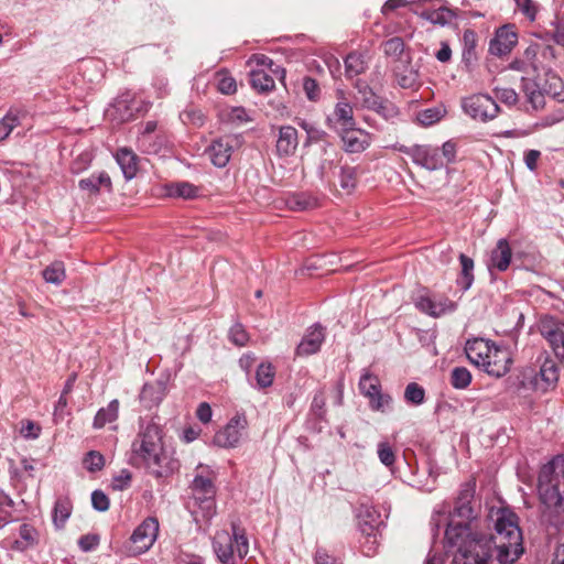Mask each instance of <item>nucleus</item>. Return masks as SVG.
<instances>
[{
	"label": "nucleus",
	"mask_w": 564,
	"mask_h": 564,
	"mask_svg": "<svg viewBox=\"0 0 564 564\" xmlns=\"http://www.w3.org/2000/svg\"><path fill=\"white\" fill-rule=\"evenodd\" d=\"M495 535L474 532L466 524L447 523L445 539L456 546L452 564H490L494 547L499 564H513L523 554V538L518 516L506 508L490 511Z\"/></svg>",
	"instance_id": "1"
},
{
	"label": "nucleus",
	"mask_w": 564,
	"mask_h": 564,
	"mask_svg": "<svg viewBox=\"0 0 564 564\" xmlns=\"http://www.w3.org/2000/svg\"><path fill=\"white\" fill-rule=\"evenodd\" d=\"M130 462L144 467L155 478L169 477L180 468L175 451L164 441L156 416L140 417L138 433L131 443Z\"/></svg>",
	"instance_id": "2"
},
{
	"label": "nucleus",
	"mask_w": 564,
	"mask_h": 564,
	"mask_svg": "<svg viewBox=\"0 0 564 564\" xmlns=\"http://www.w3.org/2000/svg\"><path fill=\"white\" fill-rule=\"evenodd\" d=\"M465 352L468 360L491 377L506 376L512 365V356L506 346H497L494 341L484 338L467 340Z\"/></svg>",
	"instance_id": "3"
},
{
	"label": "nucleus",
	"mask_w": 564,
	"mask_h": 564,
	"mask_svg": "<svg viewBox=\"0 0 564 564\" xmlns=\"http://www.w3.org/2000/svg\"><path fill=\"white\" fill-rule=\"evenodd\" d=\"M538 494L547 508L564 505V455H557L544 464L538 477Z\"/></svg>",
	"instance_id": "4"
},
{
	"label": "nucleus",
	"mask_w": 564,
	"mask_h": 564,
	"mask_svg": "<svg viewBox=\"0 0 564 564\" xmlns=\"http://www.w3.org/2000/svg\"><path fill=\"white\" fill-rule=\"evenodd\" d=\"M213 550L221 564H236L243 560L249 552V541L245 529L231 523V532L217 531L213 538Z\"/></svg>",
	"instance_id": "5"
},
{
	"label": "nucleus",
	"mask_w": 564,
	"mask_h": 564,
	"mask_svg": "<svg viewBox=\"0 0 564 564\" xmlns=\"http://www.w3.org/2000/svg\"><path fill=\"white\" fill-rule=\"evenodd\" d=\"M192 497L187 502V509L191 512L196 524L199 517L205 520L210 519L216 513V487L210 476L197 474L191 484Z\"/></svg>",
	"instance_id": "6"
},
{
	"label": "nucleus",
	"mask_w": 564,
	"mask_h": 564,
	"mask_svg": "<svg viewBox=\"0 0 564 564\" xmlns=\"http://www.w3.org/2000/svg\"><path fill=\"white\" fill-rule=\"evenodd\" d=\"M538 330L546 340L555 358L564 361V325L562 319L550 314L540 316Z\"/></svg>",
	"instance_id": "7"
},
{
	"label": "nucleus",
	"mask_w": 564,
	"mask_h": 564,
	"mask_svg": "<svg viewBox=\"0 0 564 564\" xmlns=\"http://www.w3.org/2000/svg\"><path fill=\"white\" fill-rule=\"evenodd\" d=\"M462 107L466 115L481 122L495 119L500 110L496 100L486 94H475L464 98Z\"/></svg>",
	"instance_id": "8"
},
{
	"label": "nucleus",
	"mask_w": 564,
	"mask_h": 564,
	"mask_svg": "<svg viewBox=\"0 0 564 564\" xmlns=\"http://www.w3.org/2000/svg\"><path fill=\"white\" fill-rule=\"evenodd\" d=\"M159 534V521L154 517L144 519L132 532L129 552L140 555L150 550Z\"/></svg>",
	"instance_id": "9"
},
{
	"label": "nucleus",
	"mask_w": 564,
	"mask_h": 564,
	"mask_svg": "<svg viewBox=\"0 0 564 564\" xmlns=\"http://www.w3.org/2000/svg\"><path fill=\"white\" fill-rule=\"evenodd\" d=\"M415 307L432 317H440L456 311L457 304L446 296H433L429 291L419 292L414 299Z\"/></svg>",
	"instance_id": "10"
},
{
	"label": "nucleus",
	"mask_w": 564,
	"mask_h": 564,
	"mask_svg": "<svg viewBox=\"0 0 564 564\" xmlns=\"http://www.w3.org/2000/svg\"><path fill=\"white\" fill-rule=\"evenodd\" d=\"M475 486L473 484H464L459 490L452 512V520L448 523L466 524L471 529V521L476 519V511L471 506L474 499Z\"/></svg>",
	"instance_id": "11"
},
{
	"label": "nucleus",
	"mask_w": 564,
	"mask_h": 564,
	"mask_svg": "<svg viewBox=\"0 0 564 564\" xmlns=\"http://www.w3.org/2000/svg\"><path fill=\"white\" fill-rule=\"evenodd\" d=\"M248 426V421L245 414H236L229 422L219 430L214 436V444L224 447H236Z\"/></svg>",
	"instance_id": "12"
},
{
	"label": "nucleus",
	"mask_w": 564,
	"mask_h": 564,
	"mask_svg": "<svg viewBox=\"0 0 564 564\" xmlns=\"http://www.w3.org/2000/svg\"><path fill=\"white\" fill-rule=\"evenodd\" d=\"M357 527L359 532L367 536H376L383 521L380 512L372 506L361 503L356 511Z\"/></svg>",
	"instance_id": "13"
},
{
	"label": "nucleus",
	"mask_w": 564,
	"mask_h": 564,
	"mask_svg": "<svg viewBox=\"0 0 564 564\" xmlns=\"http://www.w3.org/2000/svg\"><path fill=\"white\" fill-rule=\"evenodd\" d=\"M339 137L343 141V149L347 153H360L371 143L369 132L352 126L350 128H338Z\"/></svg>",
	"instance_id": "14"
},
{
	"label": "nucleus",
	"mask_w": 564,
	"mask_h": 564,
	"mask_svg": "<svg viewBox=\"0 0 564 564\" xmlns=\"http://www.w3.org/2000/svg\"><path fill=\"white\" fill-rule=\"evenodd\" d=\"M325 327L319 323L308 327L295 349L296 356L307 357L318 352L325 340Z\"/></svg>",
	"instance_id": "15"
},
{
	"label": "nucleus",
	"mask_w": 564,
	"mask_h": 564,
	"mask_svg": "<svg viewBox=\"0 0 564 564\" xmlns=\"http://www.w3.org/2000/svg\"><path fill=\"white\" fill-rule=\"evenodd\" d=\"M412 161L429 171H436L444 166L438 148L430 144H415Z\"/></svg>",
	"instance_id": "16"
},
{
	"label": "nucleus",
	"mask_w": 564,
	"mask_h": 564,
	"mask_svg": "<svg viewBox=\"0 0 564 564\" xmlns=\"http://www.w3.org/2000/svg\"><path fill=\"white\" fill-rule=\"evenodd\" d=\"M236 139L230 135H225L214 140L206 149L212 163L217 167H225L232 154Z\"/></svg>",
	"instance_id": "17"
},
{
	"label": "nucleus",
	"mask_w": 564,
	"mask_h": 564,
	"mask_svg": "<svg viewBox=\"0 0 564 564\" xmlns=\"http://www.w3.org/2000/svg\"><path fill=\"white\" fill-rule=\"evenodd\" d=\"M138 147L148 154L166 155L171 149V141L164 130H159L152 137H138Z\"/></svg>",
	"instance_id": "18"
},
{
	"label": "nucleus",
	"mask_w": 564,
	"mask_h": 564,
	"mask_svg": "<svg viewBox=\"0 0 564 564\" xmlns=\"http://www.w3.org/2000/svg\"><path fill=\"white\" fill-rule=\"evenodd\" d=\"M518 42L517 34L507 26L500 28L489 43V53L495 56L509 54Z\"/></svg>",
	"instance_id": "19"
},
{
	"label": "nucleus",
	"mask_w": 564,
	"mask_h": 564,
	"mask_svg": "<svg viewBox=\"0 0 564 564\" xmlns=\"http://www.w3.org/2000/svg\"><path fill=\"white\" fill-rule=\"evenodd\" d=\"M167 387L163 380H155L143 384L140 392V402L145 409L158 406L166 395Z\"/></svg>",
	"instance_id": "20"
},
{
	"label": "nucleus",
	"mask_w": 564,
	"mask_h": 564,
	"mask_svg": "<svg viewBox=\"0 0 564 564\" xmlns=\"http://www.w3.org/2000/svg\"><path fill=\"white\" fill-rule=\"evenodd\" d=\"M512 250L507 239L501 238L497 241L495 249L490 254L488 268L497 269L499 272L506 271L511 262Z\"/></svg>",
	"instance_id": "21"
},
{
	"label": "nucleus",
	"mask_w": 564,
	"mask_h": 564,
	"mask_svg": "<svg viewBox=\"0 0 564 564\" xmlns=\"http://www.w3.org/2000/svg\"><path fill=\"white\" fill-rule=\"evenodd\" d=\"M299 145L297 131L292 126H282L276 140V152L280 156L294 154Z\"/></svg>",
	"instance_id": "22"
},
{
	"label": "nucleus",
	"mask_w": 564,
	"mask_h": 564,
	"mask_svg": "<svg viewBox=\"0 0 564 564\" xmlns=\"http://www.w3.org/2000/svg\"><path fill=\"white\" fill-rule=\"evenodd\" d=\"M522 88L527 97V101L531 105L532 109L538 111L545 107V93L544 88L540 87L538 83L522 77Z\"/></svg>",
	"instance_id": "23"
},
{
	"label": "nucleus",
	"mask_w": 564,
	"mask_h": 564,
	"mask_svg": "<svg viewBox=\"0 0 564 564\" xmlns=\"http://www.w3.org/2000/svg\"><path fill=\"white\" fill-rule=\"evenodd\" d=\"M116 161L126 180H132L137 175L139 159L133 151L127 148L119 149L116 153Z\"/></svg>",
	"instance_id": "24"
},
{
	"label": "nucleus",
	"mask_w": 564,
	"mask_h": 564,
	"mask_svg": "<svg viewBox=\"0 0 564 564\" xmlns=\"http://www.w3.org/2000/svg\"><path fill=\"white\" fill-rule=\"evenodd\" d=\"M78 186L82 191H86L91 195H97L101 187L111 189V180L108 173L100 172L98 174H91L86 178H82L78 182Z\"/></svg>",
	"instance_id": "25"
},
{
	"label": "nucleus",
	"mask_w": 564,
	"mask_h": 564,
	"mask_svg": "<svg viewBox=\"0 0 564 564\" xmlns=\"http://www.w3.org/2000/svg\"><path fill=\"white\" fill-rule=\"evenodd\" d=\"M119 401L113 399L107 404V406L100 408L94 417L93 427L100 430L106 424L115 423L119 416Z\"/></svg>",
	"instance_id": "26"
},
{
	"label": "nucleus",
	"mask_w": 564,
	"mask_h": 564,
	"mask_svg": "<svg viewBox=\"0 0 564 564\" xmlns=\"http://www.w3.org/2000/svg\"><path fill=\"white\" fill-rule=\"evenodd\" d=\"M327 120L329 123L334 121L337 130L356 126L352 107L347 101H338L334 109V119L328 118Z\"/></svg>",
	"instance_id": "27"
},
{
	"label": "nucleus",
	"mask_w": 564,
	"mask_h": 564,
	"mask_svg": "<svg viewBox=\"0 0 564 564\" xmlns=\"http://www.w3.org/2000/svg\"><path fill=\"white\" fill-rule=\"evenodd\" d=\"M463 43V53L462 58L463 63L467 68H470L475 62L477 61V34L471 29H466L463 33L462 37Z\"/></svg>",
	"instance_id": "28"
},
{
	"label": "nucleus",
	"mask_w": 564,
	"mask_h": 564,
	"mask_svg": "<svg viewBox=\"0 0 564 564\" xmlns=\"http://www.w3.org/2000/svg\"><path fill=\"white\" fill-rule=\"evenodd\" d=\"M345 75L347 78H354L366 72L368 62L366 55L359 52L349 53L345 59Z\"/></svg>",
	"instance_id": "29"
},
{
	"label": "nucleus",
	"mask_w": 564,
	"mask_h": 564,
	"mask_svg": "<svg viewBox=\"0 0 564 564\" xmlns=\"http://www.w3.org/2000/svg\"><path fill=\"white\" fill-rule=\"evenodd\" d=\"M73 511V503L72 500L64 496L56 499L53 513H52V520L54 525L57 529H63L66 521L69 519Z\"/></svg>",
	"instance_id": "30"
},
{
	"label": "nucleus",
	"mask_w": 564,
	"mask_h": 564,
	"mask_svg": "<svg viewBox=\"0 0 564 564\" xmlns=\"http://www.w3.org/2000/svg\"><path fill=\"white\" fill-rule=\"evenodd\" d=\"M250 84L258 93H269L275 87L274 78L263 68L250 72Z\"/></svg>",
	"instance_id": "31"
},
{
	"label": "nucleus",
	"mask_w": 564,
	"mask_h": 564,
	"mask_svg": "<svg viewBox=\"0 0 564 564\" xmlns=\"http://www.w3.org/2000/svg\"><path fill=\"white\" fill-rule=\"evenodd\" d=\"M539 375L542 381L545 383L544 390L555 387L560 377V369L557 364L550 357H546L540 368Z\"/></svg>",
	"instance_id": "32"
},
{
	"label": "nucleus",
	"mask_w": 564,
	"mask_h": 564,
	"mask_svg": "<svg viewBox=\"0 0 564 564\" xmlns=\"http://www.w3.org/2000/svg\"><path fill=\"white\" fill-rule=\"evenodd\" d=\"M459 262L462 265V272L457 279V284L465 292L474 282V260L466 254L460 253Z\"/></svg>",
	"instance_id": "33"
},
{
	"label": "nucleus",
	"mask_w": 564,
	"mask_h": 564,
	"mask_svg": "<svg viewBox=\"0 0 564 564\" xmlns=\"http://www.w3.org/2000/svg\"><path fill=\"white\" fill-rule=\"evenodd\" d=\"M359 390L367 399L372 398L379 390H381V382L376 375L365 370L359 380Z\"/></svg>",
	"instance_id": "34"
},
{
	"label": "nucleus",
	"mask_w": 564,
	"mask_h": 564,
	"mask_svg": "<svg viewBox=\"0 0 564 564\" xmlns=\"http://www.w3.org/2000/svg\"><path fill=\"white\" fill-rule=\"evenodd\" d=\"M355 88L357 89L362 107L366 109L373 108V106L377 105V101L381 98L372 90L367 82L362 79L356 80Z\"/></svg>",
	"instance_id": "35"
},
{
	"label": "nucleus",
	"mask_w": 564,
	"mask_h": 564,
	"mask_svg": "<svg viewBox=\"0 0 564 564\" xmlns=\"http://www.w3.org/2000/svg\"><path fill=\"white\" fill-rule=\"evenodd\" d=\"M422 18L433 24H440L444 26L449 24L455 19V13L447 8H438L435 10L423 11Z\"/></svg>",
	"instance_id": "36"
},
{
	"label": "nucleus",
	"mask_w": 564,
	"mask_h": 564,
	"mask_svg": "<svg viewBox=\"0 0 564 564\" xmlns=\"http://www.w3.org/2000/svg\"><path fill=\"white\" fill-rule=\"evenodd\" d=\"M14 506L12 498L0 489V529L14 520Z\"/></svg>",
	"instance_id": "37"
},
{
	"label": "nucleus",
	"mask_w": 564,
	"mask_h": 564,
	"mask_svg": "<svg viewBox=\"0 0 564 564\" xmlns=\"http://www.w3.org/2000/svg\"><path fill=\"white\" fill-rule=\"evenodd\" d=\"M167 193L172 197H182L185 199L195 198L198 194V188L188 182H178L171 184L167 187Z\"/></svg>",
	"instance_id": "38"
},
{
	"label": "nucleus",
	"mask_w": 564,
	"mask_h": 564,
	"mask_svg": "<svg viewBox=\"0 0 564 564\" xmlns=\"http://www.w3.org/2000/svg\"><path fill=\"white\" fill-rule=\"evenodd\" d=\"M358 169L356 166L343 165L339 172V185L343 189L350 193L358 183Z\"/></svg>",
	"instance_id": "39"
},
{
	"label": "nucleus",
	"mask_w": 564,
	"mask_h": 564,
	"mask_svg": "<svg viewBox=\"0 0 564 564\" xmlns=\"http://www.w3.org/2000/svg\"><path fill=\"white\" fill-rule=\"evenodd\" d=\"M377 455L382 465L392 470L395 464L397 454L388 441H381L377 445Z\"/></svg>",
	"instance_id": "40"
},
{
	"label": "nucleus",
	"mask_w": 564,
	"mask_h": 564,
	"mask_svg": "<svg viewBox=\"0 0 564 564\" xmlns=\"http://www.w3.org/2000/svg\"><path fill=\"white\" fill-rule=\"evenodd\" d=\"M43 279L47 283L59 285L65 279V267L62 261H54L43 270Z\"/></svg>",
	"instance_id": "41"
},
{
	"label": "nucleus",
	"mask_w": 564,
	"mask_h": 564,
	"mask_svg": "<svg viewBox=\"0 0 564 564\" xmlns=\"http://www.w3.org/2000/svg\"><path fill=\"white\" fill-rule=\"evenodd\" d=\"M544 93L557 101H564V85L560 77L556 75H547L543 86Z\"/></svg>",
	"instance_id": "42"
},
{
	"label": "nucleus",
	"mask_w": 564,
	"mask_h": 564,
	"mask_svg": "<svg viewBox=\"0 0 564 564\" xmlns=\"http://www.w3.org/2000/svg\"><path fill=\"white\" fill-rule=\"evenodd\" d=\"M404 400L406 403L419 406L425 401V390L416 382H410L404 390Z\"/></svg>",
	"instance_id": "43"
},
{
	"label": "nucleus",
	"mask_w": 564,
	"mask_h": 564,
	"mask_svg": "<svg viewBox=\"0 0 564 564\" xmlns=\"http://www.w3.org/2000/svg\"><path fill=\"white\" fill-rule=\"evenodd\" d=\"M471 382V373L466 367H455L451 372V384L458 390L466 389Z\"/></svg>",
	"instance_id": "44"
},
{
	"label": "nucleus",
	"mask_w": 564,
	"mask_h": 564,
	"mask_svg": "<svg viewBox=\"0 0 564 564\" xmlns=\"http://www.w3.org/2000/svg\"><path fill=\"white\" fill-rule=\"evenodd\" d=\"M20 540L15 541V546L19 550H25L36 542V531L30 524H22L19 530Z\"/></svg>",
	"instance_id": "45"
},
{
	"label": "nucleus",
	"mask_w": 564,
	"mask_h": 564,
	"mask_svg": "<svg viewBox=\"0 0 564 564\" xmlns=\"http://www.w3.org/2000/svg\"><path fill=\"white\" fill-rule=\"evenodd\" d=\"M275 372L271 364H260L256 371V380L259 388H268L273 383Z\"/></svg>",
	"instance_id": "46"
},
{
	"label": "nucleus",
	"mask_w": 564,
	"mask_h": 564,
	"mask_svg": "<svg viewBox=\"0 0 564 564\" xmlns=\"http://www.w3.org/2000/svg\"><path fill=\"white\" fill-rule=\"evenodd\" d=\"M538 387L536 373L532 369H524L517 377L516 389L518 392L521 390H535Z\"/></svg>",
	"instance_id": "47"
},
{
	"label": "nucleus",
	"mask_w": 564,
	"mask_h": 564,
	"mask_svg": "<svg viewBox=\"0 0 564 564\" xmlns=\"http://www.w3.org/2000/svg\"><path fill=\"white\" fill-rule=\"evenodd\" d=\"M224 120L227 122L240 126L250 121L248 111L243 107H231L224 111Z\"/></svg>",
	"instance_id": "48"
},
{
	"label": "nucleus",
	"mask_w": 564,
	"mask_h": 564,
	"mask_svg": "<svg viewBox=\"0 0 564 564\" xmlns=\"http://www.w3.org/2000/svg\"><path fill=\"white\" fill-rule=\"evenodd\" d=\"M251 62H254L258 66H260V68L267 69L268 72H272L275 75H279L280 79H284L285 77V69L280 67L279 65H275L274 62L267 55H253L251 57Z\"/></svg>",
	"instance_id": "49"
},
{
	"label": "nucleus",
	"mask_w": 564,
	"mask_h": 564,
	"mask_svg": "<svg viewBox=\"0 0 564 564\" xmlns=\"http://www.w3.org/2000/svg\"><path fill=\"white\" fill-rule=\"evenodd\" d=\"M20 124V119L17 113L9 111L2 119H0V141L7 139L12 130Z\"/></svg>",
	"instance_id": "50"
},
{
	"label": "nucleus",
	"mask_w": 564,
	"mask_h": 564,
	"mask_svg": "<svg viewBox=\"0 0 564 564\" xmlns=\"http://www.w3.org/2000/svg\"><path fill=\"white\" fill-rule=\"evenodd\" d=\"M368 400L370 409L377 412H386L391 408L392 404L391 395L383 393L381 390H379L372 398Z\"/></svg>",
	"instance_id": "51"
},
{
	"label": "nucleus",
	"mask_w": 564,
	"mask_h": 564,
	"mask_svg": "<svg viewBox=\"0 0 564 564\" xmlns=\"http://www.w3.org/2000/svg\"><path fill=\"white\" fill-rule=\"evenodd\" d=\"M83 464L88 471L95 473L104 468L105 458L99 452L90 451L85 455Z\"/></svg>",
	"instance_id": "52"
},
{
	"label": "nucleus",
	"mask_w": 564,
	"mask_h": 564,
	"mask_svg": "<svg viewBox=\"0 0 564 564\" xmlns=\"http://www.w3.org/2000/svg\"><path fill=\"white\" fill-rule=\"evenodd\" d=\"M229 340L238 346L242 347L249 341V334L240 323H235L229 329Z\"/></svg>",
	"instance_id": "53"
},
{
	"label": "nucleus",
	"mask_w": 564,
	"mask_h": 564,
	"mask_svg": "<svg viewBox=\"0 0 564 564\" xmlns=\"http://www.w3.org/2000/svg\"><path fill=\"white\" fill-rule=\"evenodd\" d=\"M369 110L376 111L384 119H393L399 116V109L392 102L382 98H380L377 101V105L373 106V108H370Z\"/></svg>",
	"instance_id": "54"
},
{
	"label": "nucleus",
	"mask_w": 564,
	"mask_h": 564,
	"mask_svg": "<svg viewBox=\"0 0 564 564\" xmlns=\"http://www.w3.org/2000/svg\"><path fill=\"white\" fill-rule=\"evenodd\" d=\"M180 117L185 124H193L195 127H202L205 122L203 111L196 108L185 109L181 112Z\"/></svg>",
	"instance_id": "55"
},
{
	"label": "nucleus",
	"mask_w": 564,
	"mask_h": 564,
	"mask_svg": "<svg viewBox=\"0 0 564 564\" xmlns=\"http://www.w3.org/2000/svg\"><path fill=\"white\" fill-rule=\"evenodd\" d=\"M303 90L310 101L316 102L321 98V88L316 79L305 76L303 78Z\"/></svg>",
	"instance_id": "56"
},
{
	"label": "nucleus",
	"mask_w": 564,
	"mask_h": 564,
	"mask_svg": "<svg viewBox=\"0 0 564 564\" xmlns=\"http://www.w3.org/2000/svg\"><path fill=\"white\" fill-rule=\"evenodd\" d=\"M404 51V42L401 37H392L383 43V52L388 56L399 57Z\"/></svg>",
	"instance_id": "57"
},
{
	"label": "nucleus",
	"mask_w": 564,
	"mask_h": 564,
	"mask_svg": "<svg viewBox=\"0 0 564 564\" xmlns=\"http://www.w3.org/2000/svg\"><path fill=\"white\" fill-rule=\"evenodd\" d=\"M299 124L302 129L306 131L310 141L318 142L324 140L325 137L327 135V133L324 130L317 128L315 124L307 122L305 120H301Z\"/></svg>",
	"instance_id": "58"
},
{
	"label": "nucleus",
	"mask_w": 564,
	"mask_h": 564,
	"mask_svg": "<svg viewBox=\"0 0 564 564\" xmlns=\"http://www.w3.org/2000/svg\"><path fill=\"white\" fill-rule=\"evenodd\" d=\"M93 508L99 512H105L109 509L110 501L108 496L102 490H94L91 494Z\"/></svg>",
	"instance_id": "59"
},
{
	"label": "nucleus",
	"mask_w": 564,
	"mask_h": 564,
	"mask_svg": "<svg viewBox=\"0 0 564 564\" xmlns=\"http://www.w3.org/2000/svg\"><path fill=\"white\" fill-rule=\"evenodd\" d=\"M325 404L326 399L323 391H318L315 393L312 404H311V411L312 413L318 417L319 420H323L325 417Z\"/></svg>",
	"instance_id": "60"
},
{
	"label": "nucleus",
	"mask_w": 564,
	"mask_h": 564,
	"mask_svg": "<svg viewBox=\"0 0 564 564\" xmlns=\"http://www.w3.org/2000/svg\"><path fill=\"white\" fill-rule=\"evenodd\" d=\"M132 475L128 469H122L119 475L115 476L111 481L113 490L122 491L130 487Z\"/></svg>",
	"instance_id": "61"
},
{
	"label": "nucleus",
	"mask_w": 564,
	"mask_h": 564,
	"mask_svg": "<svg viewBox=\"0 0 564 564\" xmlns=\"http://www.w3.org/2000/svg\"><path fill=\"white\" fill-rule=\"evenodd\" d=\"M441 118H442L441 111L436 108H429V109L422 110L417 115V119H419L420 123H422L423 126H431V124L440 121Z\"/></svg>",
	"instance_id": "62"
},
{
	"label": "nucleus",
	"mask_w": 564,
	"mask_h": 564,
	"mask_svg": "<svg viewBox=\"0 0 564 564\" xmlns=\"http://www.w3.org/2000/svg\"><path fill=\"white\" fill-rule=\"evenodd\" d=\"M564 120V111L557 110L534 123V129H544Z\"/></svg>",
	"instance_id": "63"
},
{
	"label": "nucleus",
	"mask_w": 564,
	"mask_h": 564,
	"mask_svg": "<svg viewBox=\"0 0 564 564\" xmlns=\"http://www.w3.org/2000/svg\"><path fill=\"white\" fill-rule=\"evenodd\" d=\"M20 433L26 440H35L40 436L41 427L32 421H25L22 422Z\"/></svg>",
	"instance_id": "64"
}]
</instances>
